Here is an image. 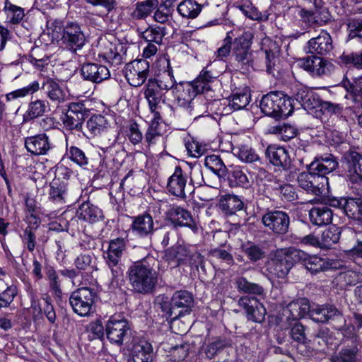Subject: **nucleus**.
I'll use <instances>...</instances> for the list:
<instances>
[{"label": "nucleus", "mask_w": 362, "mask_h": 362, "mask_svg": "<svg viewBox=\"0 0 362 362\" xmlns=\"http://www.w3.org/2000/svg\"><path fill=\"white\" fill-rule=\"evenodd\" d=\"M156 259L152 257L134 262L127 272L132 291L138 294L153 293L158 283V272L154 268Z\"/></svg>", "instance_id": "nucleus-1"}, {"label": "nucleus", "mask_w": 362, "mask_h": 362, "mask_svg": "<svg viewBox=\"0 0 362 362\" xmlns=\"http://www.w3.org/2000/svg\"><path fill=\"white\" fill-rule=\"evenodd\" d=\"M233 32L229 31L223 40V45L217 50V57L220 59L228 57L231 52L234 60L242 69L247 70L252 66V51L251 45L253 35L250 32H244L233 38Z\"/></svg>", "instance_id": "nucleus-2"}, {"label": "nucleus", "mask_w": 362, "mask_h": 362, "mask_svg": "<svg viewBox=\"0 0 362 362\" xmlns=\"http://www.w3.org/2000/svg\"><path fill=\"white\" fill-rule=\"evenodd\" d=\"M173 94L178 105L185 108L195 118L206 112V99L192 82H179Z\"/></svg>", "instance_id": "nucleus-3"}, {"label": "nucleus", "mask_w": 362, "mask_h": 362, "mask_svg": "<svg viewBox=\"0 0 362 362\" xmlns=\"http://www.w3.org/2000/svg\"><path fill=\"white\" fill-rule=\"evenodd\" d=\"M158 305L167 318L174 321L191 312L194 298L187 291L180 290L175 292L170 299L164 295L159 296Z\"/></svg>", "instance_id": "nucleus-4"}, {"label": "nucleus", "mask_w": 362, "mask_h": 362, "mask_svg": "<svg viewBox=\"0 0 362 362\" xmlns=\"http://www.w3.org/2000/svg\"><path fill=\"white\" fill-rule=\"evenodd\" d=\"M259 107L265 115L276 119L287 118L294 109L291 98L282 91H272L264 95Z\"/></svg>", "instance_id": "nucleus-5"}, {"label": "nucleus", "mask_w": 362, "mask_h": 362, "mask_svg": "<svg viewBox=\"0 0 362 362\" xmlns=\"http://www.w3.org/2000/svg\"><path fill=\"white\" fill-rule=\"evenodd\" d=\"M127 240L123 238L110 240L107 250L104 255L105 264L111 271L112 282H118L123 277V264L121 258L127 247Z\"/></svg>", "instance_id": "nucleus-6"}, {"label": "nucleus", "mask_w": 362, "mask_h": 362, "mask_svg": "<svg viewBox=\"0 0 362 362\" xmlns=\"http://www.w3.org/2000/svg\"><path fill=\"white\" fill-rule=\"evenodd\" d=\"M97 298L94 289L81 287L71 293L69 301L75 313L80 316H88L93 313V305Z\"/></svg>", "instance_id": "nucleus-7"}, {"label": "nucleus", "mask_w": 362, "mask_h": 362, "mask_svg": "<svg viewBox=\"0 0 362 362\" xmlns=\"http://www.w3.org/2000/svg\"><path fill=\"white\" fill-rule=\"evenodd\" d=\"M297 264L296 249L290 248L284 254H276L266 264L267 271L272 276L283 279Z\"/></svg>", "instance_id": "nucleus-8"}, {"label": "nucleus", "mask_w": 362, "mask_h": 362, "mask_svg": "<svg viewBox=\"0 0 362 362\" xmlns=\"http://www.w3.org/2000/svg\"><path fill=\"white\" fill-rule=\"evenodd\" d=\"M87 42L81 26L76 22H67L61 36V44L64 49L77 54Z\"/></svg>", "instance_id": "nucleus-9"}, {"label": "nucleus", "mask_w": 362, "mask_h": 362, "mask_svg": "<svg viewBox=\"0 0 362 362\" xmlns=\"http://www.w3.org/2000/svg\"><path fill=\"white\" fill-rule=\"evenodd\" d=\"M262 223L276 235H286L290 228V216L281 210H268L261 218Z\"/></svg>", "instance_id": "nucleus-10"}, {"label": "nucleus", "mask_w": 362, "mask_h": 362, "mask_svg": "<svg viewBox=\"0 0 362 362\" xmlns=\"http://www.w3.org/2000/svg\"><path fill=\"white\" fill-rule=\"evenodd\" d=\"M105 334L112 344L121 346L129 334V321L120 315H112L105 325Z\"/></svg>", "instance_id": "nucleus-11"}, {"label": "nucleus", "mask_w": 362, "mask_h": 362, "mask_svg": "<svg viewBox=\"0 0 362 362\" xmlns=\"http://www.w3.org/2000/svg\"><path fill=\"white\" fill-rule=\"evenodd\" d=\"M297 182L301 189L315 196H321L329 184L327 177H320L308 170L298 175Z\"/></svg>", "instance_id": "nucleus-12"}, {"label": "nucleus", "mask_w": 362, "mask_h": 362, "mask_svg": "<svg viewBox=\"0 0 362 362\" xmlns=\"http://www.w3.org/2000/svg\"><path fill=\"white\" fill-rule=\"evenodd\" d=\"M148 74L149 63L145 59H136L126 65L124 76L132 86H141L146 81Z\"/></svg>", "instance_id": "nucleus-13"}, {"label": "nucleus", "mask_w": 362, "mask_h": 362, "mask_svg": "<svg viewBox=\"0 0 362 362\" xmlns=\"http://www.w3.org/2000/svg\"><path fill=\"white\" fill-rule=\"evenodd\" d=\"M238 304L245 310L247 320L256 323H262L264 321L267 310L256 297L242 296L239 298Z\"/></svg>", "instance_id": "nucleus-14"}, {"label": "nucleus", "mask_w": 362, "mask_h": 362, "mask_svg": "<svg viewBox=\"0 0 362 362\" xmlns=\"http://www.w3.org/2000/svg\"><path fill=\"white\" fill-rule=\"evenodd\" d=\"M341 164L353 183L362 181V155L355 151L345 152L341 158Z\"/></svg>", "instance_id": "nucleus-15"}, {"label": "nucleus", "mask_w": 362, "mask_h": 362, "mask_svg": "<svg viewBox=\"0 0 362 362\" xmlns=\"http://www.w3.org/2000/svg\"><path fill=\"white\" fill-rule=\"evenodd\" d=\"M90 110L83 103H71L64 119V124L71 130L82 131L83 121L89 116Z\"/></svg>", "instance_id": "nucleus-16"}, {"label": "nucleus", "mask_w": 362, "mask_h": 362, "mask_svg": "<svg viewBox=\"0 0 362 362\" xmlns=\"http://www.w3.org/2000/svg\"><path fill=\"white\" fill-rule=\"evenodd\" d=\"M298 65L313 76L328 75L333 69V64L324 58L315 55L298 59Z\"/></svg>", "instance_id": "nucleus-17"}, {"label": "nucleus", "mask_w": 362, "mask_h": 362, "mask_svg": "<svg viewBox=\"0 0 362 362\" xmlns=\"http://www.w3.org/2000/svg\"><path fill=\"white\" fill-rule=\"evenodd\" d=\"M187 175L183 172L180 166H176L174 173L168 180L167 189L172 195L178 198L186 199V191H189V186H187ZM193 183V178L191 177L190 185Z\"/></svg>", "instance_id": "nucleus-18"}, {"label": "nucleus", "mask_w": 362, "mask_h": 362, "mask_svg": "<svg viewBox=\"0 0 362 362\" xmlns=\"http://www.w3.org/2000/svg\"><path fill=\"white\" fill-rule=\"evenodd\" d=\"M297 264H303L312 274L325 272L332 267V263L326 259L310 255L303 250L296 249Z\"/></svg>", "instance_id": "nucleus-19"}, {"label": "nucleus", "mask_w": 362, "mask_h": 362, "mask_svg": "<svg viewBox=\"0 0 362 362\" xmlns=\"http://www.w3.org/2000/svg\"><path fill=\"white\" fill-rule=\"evenodd\" d=\"M166 214L169 221L174 226L188 227L194 233L198 231V226L191 213L183 207L173 206Z\"/></svg>", "instance_id": "nucleus-20"}, {"label": "nucleus", "mask_w": 362, "mask_h": 362, "mask_svg": "<svg viewBox=\"0 0 362 362\" xmlns=\"http://www.w3.org/2000/svg\"><path fill=\"white\" fill-rule=\"evenodd\" d=\"M339 165L337 158L332 154H324L316 156L308 165V170L320 177L334 171Z\"/></svg>", "instance_id": "nucleus-21"}, {"label": "nucleus", "mask_w": 362, "mask_h": 362, "mask_svg": "<svg viewBox=\"0 0 362 362\" xmlns=\"http://www.w3.org/2000/svg\"><path fill=\"white\" fill-rule=\"evenodd\" d=\"M24 144L27 151L35 156L47 155L48 151L53 148V144L45 133L26 137Z\"/></svg>", "instance_id": "nucleus-22"}, {"label": "nucleus", "mask_w": 362, "mask_h": 362, "mask_svg": "<svg viewBox=\"0 0 362 362\" xmlns=\"http://www.w3.org/2000/svg\"><path fill=\"white\" fill-rule=\"evenodd\" d=\"M265 156L271 164L284 170H288L291 167L289 153L284 147L269 145L265 151Z\"/></svg>", "instance_id": "nucleus-23"}, {"label": "nucleus", "mask_w": 362, "mask_h": 362, "mask_svg": "<svg viewBox=\"0 0 362 362\" xmlns=\"http://www.w3.org/2000/svg\"><path fill=\"white\" fill-rule=\"evenodd\" d=\"M82 77L93 83H99L110 76L107 66L96 63H85L80 69Z\"/></svg>", "instance_id": "nucleus-24"}, {"label": "nucleus", "mask_w": 362, "mask_h": 362, "mask_svg": "<svg viewBox=\"0 0 362 362\" xmlns=\"http://www.w3.org/2000/svg\"><path fill=\"white\" fill-rule=\"evenodd\" d=\"M308 52L326 55L333 49L332 39L329 33L322 30L318 36L311 38L307 44Z\"/></svg>", "instance_id": "nucleus-25"}, {"label": "nucleus", "mask_w": 362, "mask_h": 362, "mask_svg": "<svg viewBox=\"0 0 362 362\" xmlns=\"http://www.w3.org/2000/svg\"><path fill=\"white\" fill-rule=\"evenodd\" d=\"M132 357L133 362H153L156 355L151 343L145 339L134 340Z\"/></svg>", "instance_id": "nucleus-26"}, {"label": "nucleus", "mask_w": 362, "mask_h": 362, "mask_svg": "<svg viewBox=\"0 0 362 362\" xmlns=\"http://www.w3.org/2000/svg\"><path fill=\"white\" fill-rule=\"evenodd\" d=\"M165 93V91L160 89V86L152 78H150L147 81V83L145 86L144 95L148 100L150 110L152 112H155V117L156 118L157 115H159V113L156 112V110L161 101L164 102L163 98Z\"/></svg>", "instance_id": "nucleus-27"}, {"label": "nucleus", "mask_w": 362, "mask_h": 362, "mask_svg": "<svg viewBox=\"0 0 362 362\" xmlns=\"http://www.w3.org/2000/svg\"><path fill=\"white\" fill-rule=\"evenodd\" d=\"M131 229L133 233L141 238L151 235L154 231L153 217L146 212L133 217Z\"/></svg>", "instance_id": "nucleus-28"}, {"label": "nucleus", "mask_w": 362, "mask_h": 362, "mask_svg": "<svg viewBox=\"0 0 362 362\" xmlns=\"http://www.w3.org/2000/svg\"><path fill=\"white\" fill-rule=\"evenodd\" d=\"M295 100L306 110L318 109L321 103L320 95L306 88H298L294 93Z\"/></svg>", "instance_id": "nucleus-29"}, {"label": "nucleus", "mask_w": 362, "mask_h": 362, "mask_svg": "<svg viewBox=\"0 0 362 362\" xmlns=\"http://www.w3.org/2000/svg\"><path fill=\"white\" fill-rule=\"evenodd\" d=\"M125 53L126 51L122 45H116L107 42L103 45V50L99 54V57H103L113 66H117L123 63Z\"/></svg>", "instance_id": "nucleus-30"}, {"label": "nucleus", "mask_w": 362, "mask_h": 362, "mask_svg": "<svg viewBox=\"0 0 362 362\" xmlns=\"http://www.w3.org/2000/svg\"><path fill=\"white\" fill-rule=\"evenodd\" d=\"M77 217L84 221L93 223L103 218V211L90 202H83L76 211Z\"/></svg>", "instance_id": "nucleus-31"}, {"label": "nucleus", "mask_w": 362, "mask_h": 362, "mask_svg": "<svg viewBox=\"0 0 362 362\" xmlns=\"http://www.w3.org/2000/svg\"><path fill=\"white\" fill-rule=\"evenodd\" d=\"M332 211L328 206L313 207L309 211V219L312 224L322 226L332 223Z\"/></svg>", "instance_id": "nucleus-32"}, {"label": "nucleus", "mask_w": 362, "mask_h": 362, "mask_svg": "<svg viewBox=\"0 0 362 362\" xmlns=\"http://www.w3.org/2000/svg\"><path fill=\"white\" fill-rule=\"evenodd\" d=\"M219 206L226 215L231 216L235 214L237 211L243 210L245 204L239 196L227 194L220 199Z\"/></svg>", "instance_id": "nucleus-33"}, {"label": "nucleus", "mask_w": 362, "mask_h": 362, "mask_svg": "<svg viewBox=\"0 0 362 362\" xmlns=\"http://www.w3.org/2000/svg\"><path fill=\"white\" fill-rule=\"evenodd\" d=\"M158 0H144L138 1L134 6L133 11L130 13V17L133 20H145L151 16L158 6Z\"/></svg>", "instance_id": "nucleus-34"}, {"label": "nucleus", "mask_w": 362, "mask_h": 362, "mask_svg": "<svg viewBox=\"0 0 362 362\" xmlns=\"http://www.w3.org/2000/svg\"><path fill=\"white\" fill-rule=\"evenodd\" d=\"M167 69L162 73L158 74L156 77L152 78L156 83L160 86V89H163L165 93L172 90L173 92L178 83L176 82L174 75L173 70L170 66V61H167Z\"/></svg>", "instance_id": "nucleus-35"}, {"label": "nucleus", "mask_w": 362, "mask_h": 362, "mask_svg": "<svg viewBox=\"0 0 362 362\" xmlns=\"http://www.w3.org/2000/svg\"><path fill=\"white\" fill-rule=\"evenodd\" d=\"M228 181L231 187H243L247 189L251 182L245 170L240 167H235L227 171Z\"/></svg>", "instance_id": "nucleus-36"}, {"label": "nucleus", "mask_w": 362, "mask_h": 362, "mask_svg": "<svg viewBox=\"0 0 362 362\" xmlns=\"http://www.w3.org/2000/svg\"><path fill=\"white\" fill-rule=\"evenodd\" d=\"M67 182L54 178L49 184V199L55 203H64L67 194Z\"/></svg>", "instance_id": "nucleus-37"}, {"label": "nucleus", "mask_w": 362, "mask_h": 362, "mask_svg": "<svg viewBox=\"0 0 362 362\" xmlns=\"http://www.w3.org/2000/svg\"><path fill=\"white\" fill-rule=\"evenodd\" d=\"M139 37L147 42L162 44L163 39L165 35V28L161 26H148L145 30L141 31L137 29Z\"/></svg>", "instance_id": "nucleus-38"}, {"label": "nucleus", "mask_w": 362, "mask_h": 362, "mask_svg": "<svg viewBox=\"0 0 362 362\" xmlns=\"http://www.w3.org/2000/svg\"><path fill=\"white\" fill-rule=\"evenodd\" d=\"M235 288L239 293L261 296L264 293L262 286L249 281L245 276H238L235 280Z\"/></svg>", "instance_id": "nucleus-39"}, {"label": "nucleus", "mask_w": 362, "mask_h": 362, "mask_svg": "<svg viewBox=\"0 0 362 362\" xmlns=\"http://www.w3.org/2000/svg\"><path fill=\"white\" fill-rule=\"evenodd\" d=\"M189 255L185 245H175L165 251V257L169 262L174 263L176 267L182 264Z\"/></svg>", "instance_id": "nucleus-40"}, {"label": "nucleus", "mask_w": 362, "mask_h": 362, "mask_svg": "<svg viewBox=\"0 0 362 362\" xmlns=\"http://www.w3.org/2000/svg\"><path fill=\"white\" fill-rule=\"evenodd\" d=\"M341 228L334 225L329 226L321 235L320 239V247L330 248L333 245L337 243L340 239Z\"/></svg>", "instance_id": "nucleus-41"}, {"label": "nucleus", "mask_w": 362, "mask_h": 362, "mask_svg": "<svg viewBox=\"0 0 362 362\" xmlns=\"http://www.w3.org/2000/svg\"><path fill=\"white\" fill-rule=\"evenodd\" d=\"M108 122L106 118L101 115H93L86 122V129L90 136H95L105 133L108 129Z\"/></svg>", "instance_id": "nucleus-42"}, {"label": "nucleus", "mask_w": 362, "mask_h": 362, "mask_svg": "<svg viewBox=\"0 0 362 362\" xmlns=\"http://www.w3.org/2000/svg\"><path fill=\"white\" fill-rule=\"evenodd\" d=\"M202 9V6L194 0H183L177 6L180 15L187 18H195Z\"/></svg>", "instance_id": "nucleus-43"}, {"label": "nucleus", "mask_w": 362, "mask_h": 362, "mask_svg": "<svg viewBox=\"0 0 362 362\" xmlns=\"http://www.w3.org/2000/svg\"><path fill=\"white\" fill-rule=\"evenodd\" d=\"M47 103L46 101L39 99L29 103L28 110L23 116V122H28L42 116L46 112Z\"/></svg>", "instance_id": "nucleus-44"}, {"label": "nucleus", "mask_w": 362, "mask_h": 362, "mask_svg": "<svg viewBox=\"0 0 362 362\" xmlns=\"http://www.w3.org/2000/svg\"><path fill=\"white\" fill-rule=\"evenodd\" d=\"M226 100L228 107L233 111H237L243 110L248 105L250 95L245 92L236 91L230 94Z\"/></svg>", "instance_id": "nucleus-45"}, {"label": "nucleus", "mask_w": 362, "mask_h": 362, "mask_svg": "<svg viewBox=\"0 0 362 362\" xmlns=\"http://www.w3.org/2000/svg\"><path fill=\"white\" fill-rule=\"evenodd\" d=\"M325 315L327 323H330L337 329H341L346 324L342 312L333 305H325Z\"/></svg>", "instance_id": "nucleus-46"}, {"label": "nucleus", "mask_w": 362, "mask_h": 362, "mask_svg": "<svg viewBox=\"0 0 362 362\" xmlns=\"http://www.w3.org/2000/svg\"><path fill=\"white\" fill-rule=\"evenodd\" d=\"M344 213L350 218L362 221V200L360 199L348 198L344 202Z\"/></svg>", "instance_id": "nucleus-47"}, {"label": "nucleus", "mask_w": 362, "mask_h": 362, "mask_svg": "<svg viewBox=\"0 0 362 362\" xmlns=\"http://www.w3.org/2000/svg\"><path fill=\"white\" fill-rule=\"evenodd\" d=\"M204 165L219 177H225L227 175V168L220 156L217 155L212 154L206 156Z\"/></svg>", "instance_id": "nucleus-48"}, {"label": "nucleus", "mask_w": 362, "mask_h": 362, "mask_svg": "<svg viewBox=\"0 0 362 362\" xmlns=\"http://www.w3.org/2000/svg\"><path fill=\"white\" fill-rule=\"evenodd\" d=\"M3 11L11 24L20 23L25 17L24 8L13 4L9 0H5Z\"/></svg>", "instance_id": "nucleus-49"}, {"label": "nucleus", "mask_w": 362, "mask_h": 362, "mask_svg": "<svg viewBox=\"0 0 362 362\" xmlns=\"http://www.w3.org/2000/svg\"><path fill=\"white\" fill-rule=\"evenodd\" d=\"M42 89L47 97L53 101L60 102L64 98L63 91L59 83L52 78H47L42 83Z\"/></svg>", "instance_id": "nucleus-50"}, {"label": "nucleus", "mask_w": 362, "mask_h": 362, "mask_svg": "<svg viewBox=\"0 0 362 362\" xmlns=\"http://www.w3.org/2000/svg\"><path fill=\"white\" fill-rule=\"evenodd\" d=\"M338 63L347 67L353 66L357 69H362V51L349 54L343 53L338 58Z\"/></svg>", "instance_id": "nucleus-51"}, {"label": "nucleus", "mask_w": 362, "mask_h": 362, "mask_svg": "<svg viewBox=\"0 0 362 362\" xmlns=\"http://www.w3.org/2000/svg\"><path fill=\"white\" fill-rule=\"evenodd\" d=\"M84 1L93 8H103L107 12L106 17L112 19L113 13L118 8L117 0H84Z\"/></svg>", "instance_id": "nucleus-52"}, {"label": "nucleus", "mask_w": 362, "mask_h": 362, "mask_svg": "<svg viewBox=\"0 0 362 362\" xmlns=\"http://www.w3.org/2000/svg\"><path fill=\"white\" fill-rule=\"evenodd\" d=\"M231 346V341L226 338H218L214 341L209 343L205 349V354L209 359L214 358L226 347Z\"/></svg>", "instance_id": "nucleus-53"}, {"label": "nucleus", "mask_w": 362, "mask_h": 362, "mask_svg": "<svg viewBox=\"0 0 362 362\" xmlns=\"http://www.w3.org/2000/svg\"><path fill=\"white\" fill-rule=\"evenodd\" d=\"M242 251L253 262L262 259L265 257L264 250L252 242H247L242 247Z\"/></svg>", "instance_id": "nucleus-54"}, {"label": "nucleus", "mask_w": 362, "mask_h": 362, "mask_svg": "<svg viewBox=\"0 0 362 362\" xmlns=\"http://www.w3.org/2000/svg\"><path fill=\"white\" fill-rule=\"evenodd\" d=\"M306 327L298 321L291 324L289 335L291 339L298 344H305L308 339L306 336Z\"/></svg>", "instance_id": "nucleus-55"}, {"label": "nucleus", "mask_w": 362, "mask_h": 362, "mask_svg": "<svg viewBox=\"0 0 362 362\" xmlns=\"http://www.w3.org/2000/svg\"><path fill=\"white\" fill-rule=\"evenodd\" d=\"M358 351L357 346L341 349L331 358V362H356Z\"/></svg>", "instance_id": "nucleus-56"}, {"label": "nucleus", "mask_w": 362, "mask_h": 362, "mask_svg": "<svg viewBox=\"0 0 362 362\" xmlns=\"http://www.w3.org/2000/svg\"><path fill=\"white\" fill-rule=\"evenodd\" d=\"M214 78L215 77L211 75L210 71L204 69L192 83L194 86L197 87L198 91L204 93L211 90L210 83H211Z\"/></svg>", "instance_id": "nucleus-57"}, {"label": "nucleus", "mask_w": 362, "mask_h": 362, "mask_svg": "<svg viewBox=\"0 0 362 362\" xmlns=\"http://www.w3.org/2000/svg\"><path fill=\"white\" fill-rule=\"evenodd\" d=\"M28 60L37 69L42 70L45 66L48 65L49 57L42 52L41 49L34 48L31 49L28 55Z\"/></svg>", "instance_id": "nucleus-58"}, {"label": "nucleus", "mask_w": 362, "mask_h": 362, "mask_svg": "<svg viewBox=\"0 0 362 362\" xmlns=\"http://www.w3.org/2000/svg\"><path fill=\"white\" fill-rule=\"evenodd\" d=\"M271 132L280 134L284 141H288L296 136L298 129L289 124L284 123L272 127Z\"/></svg>", "instance_id": "nucleus-59"}, {"label": "nucleus", "mask_w": 362, "mask_h": 362, "mask_svg": "<svg viewBox=\"0 0 362 362\" xmlns=\"http://www.w3.org/2000/svg\"><path fill=\"white\" fill-rule=\"evenodd\" d=\"M341 83L351 96L362 94V76L353 78L351 80L346 77L344 78Z\"/></svg>", "instance_id": "nucleus-60"}, {"label": "nucleus", "mask_w": 362, "mask_h": 362, "mask_svg": "<svg viewBox=\"0 0 362 362\" xmlns=\"http://www.w3.org/2000/svg\"><path fill=\"white\" fill-rule=\"evenodd\" d=\"M45 274L47 280L49 281V286L50 289L57 296H59L62 292L61 289L60 281L59 276L53 267L47 265L45 267Z\"/></svg>", "instance_id": "nucleus-61"}, {"label": "nucleus", "mask_w": 362, "mask_h": 362, "mask_svg": "<svg viewBox=\"0 0 362 362\" xmlns=\"http://www.w3.org/2000/svg\"><path fill=\"white\" fill-rule=\"evenodd\" d=\"M68 156L71 160L80 167L86 168L88 164V158L85 152L76 146H71L68 150Z\"/></svg>", "instance_id": "nucleus-62"}, {"label": "nucleus", "mask_w": 362, "mask_h": 362, "mask_svg": "<svg viewBox=\"0 0 362 362\" xmlns=\"http://www.w3.org/2000/svg\"><path fill=\"white\" fill-rule=\"evenodd\" d=\"M39 88L40 84L37 81H35L25 87L16 90L13 92L6 94V97L7 100L9 101L20 97H24L28 94H33V93L37 91Z\"/></svg>", "instance_id": "nucleus-63"}, {"label": "nucleus", "mask_w": 362, "mask_h": 362, "mask_svg": "<svg viewBox=\"0 0 362 362\" xmlns=\"http://www.w3.org/2000/svg\"><path fill=\"white\" fill-rule=\"evenodd\" d=\"M347 28L349 31V37H358L362 42V18L349 19L347 23Z\"/></svg>", "instance_id": "nucleus-64"}]
</instances>
